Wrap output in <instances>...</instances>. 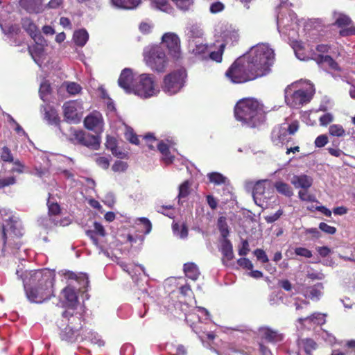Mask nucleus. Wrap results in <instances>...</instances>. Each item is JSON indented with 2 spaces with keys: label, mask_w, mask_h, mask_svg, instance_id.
<instances>
[{
  "label": "nucleus",
  "mask_w": 355,
  "mask_h": 355,
  "mask_svg": "<svg viewBox=\"0 0 355 355\" xmlns=\"http://www.w3.org/2000/svg\"><path fill=\"white\" fill-rule=\"evenodd\" d=\"M185 77V71L182 69L166 75L163 80L162 90L168 95L175 94L183 87Z\"/></svg>",
  "instance_id": "nucleus-10"
},
{
  "label": "nucleus",
  "mask_w": 355,
  "mask_h": 355,
  "mask_svg": "<svg viewBox=\"0 0 355 355\" xmlns=\"http://www.w3.org/2000/svg\"><path fill=\"white\" fill-rule=\"evenodd\" d=\"M237 263L243 268H246L250 270L253 268L252 263L247 258H241L237 261Z\"/></svg>",
  "instance_id": "nucleus-62"
},
{
  "label": "nucleus",
  "mask_w": 355,
  "mask_h": 355,
  "mask_svg": "<svg viewBox=\"0 0 355 355\" xmlns=\"http://www.w3.org/2000/svg\"><path fill=\"white\" fill-rule=\"evenodd\" d=\"M274 62V50L266 44H258L237 59L225 75L233 83H246L266 76Z\"/></svg>",
  "instance_id": "nucleus-1"
},
{
  "label": "nucleus",
  "mask_w": 355,
  "mask_h": 355,
  "mask_svg": "<svg viewBox=\"0 0 355 355\" xmlns=\"http://www.w3.org/2000/svg\"><path fill=\"white\" fill-rule=\"evenodd\" d=\"M173 231L174 234L180 239H185L188 235V229L184 224H173Z\"/></svg>",
  "instance_id": "nucleus-43"
},
{
  "label": "nucleus",
  "mask_w": 355,
  "mask_h": 355,
  "mask_svg": "<svg viewBox=\"0 0 355 355\" xmlns=\"http://www.w3.org/2000/svg\"><path fill=\"white\" fill-rule=\"evenodd\" d=\"M295 252L297 255L306 258H311L312 257V252L305 248H297L295 250Z\"/></svg>",
  "instance_id": "nucleus-58"
},
{
  "label": "nucleus",
  "mask_w": 355,
  "mask_h": 355,
  "mask_svg": "<svg viewBox=\"0 0 355 355\" xmlns=\"http://www.w3.org/2000/svg\"><path fill=\"white\" fill-rule=\"evenodd\" d=\"M317 62L324 67H329L330 69L336 71L340 70L338 64L329 55H320L317 59Z\"/></svg>",
  "instance_id": "nucleus-33"
},
{
  "label": "nucleus",
  "mask_w": 355,
  "mask_h": 355,
  "mask_svg": "<svg viewBox=\"0 0 355 355\" xmlns=\"http://www.w3.org/2000/svg\"><path fill=\"white\" fill-rule=\"evenodd\" d=\"M190 51L195 55L198 56L202 59L207 58V53L209 52V48L207 44L204 43L203 41L199 42H193L191 41V44L189 46Z\"/></svg>",
  "instance_id": "nucleus-22"
},
{
  "label": "nucleus",
  "mask_w": 355,
  "mask_h": 355,
  "mask_svg": "<svg viewBox=\"0 0 355 355\" xmlns=\"http://www.w3.org/2000/svg\"><path fill=\"white\" fill-rule=\"evenodd\" d=\"M184 271L186 276L193 281H196L200 275L199 270L193 263H185L184 265Z\"/></svg>",
  "instance_id": "nucleus-31"
},
{
  "label": "nucleus",
  "mask_w": 355,
  "mask_h": 355,
  "mask_svg": "<svg viewBox=\"0 0 355 355\" xmlns=\"http://www.w3.org/2000/svg\"><path fill=\"white\" fill-rule=\"evenodd\" d=\"M308 189H302L298 192V196L300 200L307 202H313L315 196L307 191Z\"/></svg>",
  "instance_id": "nucleus-49"
},
{
  "label": "nucleus",
  "mask_w": 355,
  "mask_h": 355,
  "mask_svg": "<svg viewBox=\"0 0 355 355\" xmlns=\"http://www.w3.org/2000/svg\"><path fill=\"white\" fill-rule=\"evenodd\" d=\"M54 272L49 269L26 272L24 286L31 302L42 303L53 295Z\"/></svg>",
  "instance_id": "nucleus-2"
},
{
  "label": "nucleus",
  "mask_w": 355,
  "mask_h": 355,
  "mask_svg": "<svg viewBox=\"0 0 355 355\" xmlns=\"http://www.w3.org/2000/svg\"><path fill=\"white\" fill-rule=\"evenodd\" d=\"M144 60L153 71L162 73L168 64V58L161 45L153 44L144 49Z\"/></svg>",
  "instance_id": "nucleus-6"
},
{
  "label": "nucleus",
  "mask_w": 355,
  "mask_h": 355,
  "mask_svg": "<svg viewBox=\"0 0 355 355\" xmlns=\"http://www.w3.org/2000/svg\"><path fill=\"white\" fill-rule=\"evenodd\" d=\"M334 17L335 19L334 24L340 28L349 26L352 23L349 17L343 13L334 12Z\"/></svg>",
  "instance_id": "nucleus-35"
},
{
  "label": "nucleus",
  "mask_w": 355,
  "mask_h": 355,
  "mask_svg": "<svg viewBox=\"0 0 355 355\" xmlns=\"http://www.w3.org/2000/svg\"><path fill=\"white\" fill-rule=\"evenodd\" d=\"M81 341H88L92 344H96L98 346H103L104 345L103 340H101V337L96 333L87 329L83 330Z\"/></svg>",
  "instance_id": "nucleus-25"
},
{
  "label": "nucleus",
  "mask_w": 355,
  "mask_h": 355,
  "mask_svg": "<svg viewBox=\"0 0 355 355\" xmlns=\"http://www.w3.org/2000/svg\"><path fill=\"white\" fill-rule=\"evenodd\" d=\"M254 254L256 256L258 260L261 261L263 263H266L268 261V256L263 250H255L254 252Z\"/></svg>",
  "instance_id": "nucleus-61"
},
{
  "label": "nucleus",
  "mask_w": 355,
  "mask_h": 355,
  "mask_svg": "<svg viewBox=\"0 0 355 355\" xmlns=\"http://www.w3.org/2000/svg\"><path fill=\"white\" fill-rule=\"evenodd\" d=\"M22 27L35 41L41 39L37 27L30 19L25 18L22 20Z\"/></svg>",
  "instance_id": "nucleus-23"
},
{
  "label": "nucleus",
  "mask_w": 355,
  "mask_h": 355,
  "mask_svg": "<svg viewBox=\"0 0 355 355\" xmlns=\"http://www.w3.org/2000/svg\"><path fill=\"white\" fill-rule=\"evenodd\" d=\"M225 46V44H222L220 45V49L216 52L214 51H210L209 50V52L207 53V58H209L212 60H214L216 62H220L222 60V54H223V49Z\"/></svg>",
  "instance_id": "nucleus-46"
},
{
  "label": "nucleus",
  "mask_w": 355,
  "mask_h": 355,
  "mask_svg": "<svg viewBox=\"0 0 355 355\" xmlns=\"http://www.w3.org/2000/svg\"><path fill=\"white\" fill-rule=\"evenodd\" d=\"M162 44L168 49L169 54L179 58L181 55L180 40L174 33H166L162 37Z\"/></svg>",
  "instance_id": "nucleus-14"
},
{
  "label": "nucleus",
  "mask_w": 355,
  "mask_h": 355,
  "mask_svg": "<svg viewBox=\"0 0 355 355\" xmlns=\"http://www.w3.org/2000/svg\"><path fill=\"white\" fill-rule=\"evenodd\" d=\"M83 330L80 318L71 315L67 325L61 330L60 338L68 343L81 341Z\"/></svg>",
  "instance_id": "nucleus-9"
},
{
  "label": "nucleus",
  "mask_w": 355,
  "mask_h": 355,
  "mask_svg": "<svg viewBox=\"0 0 355 355\" xmlns=\"http://www.w3.org/2000/svg\"><path fill=\"white\" fill-rule=\"evenodd\" d=\"M137 80L134 94L141 98H147L159 94V88L155 82L153 75L142 73L137 77Z\"/></svg>",
  "instance_id": "nucleus-8"
},
{
  "label": "nucleus",
  "mask_w": 355,
  "mask_h": 355,
  "mask_svg": "<svg viewBox=\"0 0 355 355\" xmlns=\"http://www.w3.org/2000/svg\"><path fill=\"white\" fill-rule=\"evenodd\" d=\"M151 5L156 8L167 13L172 12V8L168 3V0H150Z\"/></svg>",
  "instance_id": "nucleus-40"
},
{
  "label": "nucleus",
  "mask_w": 355,
  "mask_h": 355,
  "mask_svg": "<svg viewBox=\"0 0 355 355\" xmlns=\"http://www.w3.org/2000/svg\"><path fill=\"white\" fill-rule=\"evenodd\" d=\"M300 347L304 349V352L310 354L311 352L316 349L317 345L312 339H302L299 341Z\"/></svg>",
  "instance_id": "nucleus-39"
},
{
  "label": "nucleus",
  "mask_w": 355,
  "mask_h": 355,
  "mask_svg": "<svg viewBox=\"0 0 355 355\" xmlns=\"http://www.w3.org/2000/svg\"><path fill=\"white\" fill-rule=\"evenodd\" d=\"M293 16L294 15H290V19L293 21ZM289 19L288 17H283L282 15H278L277 17V28L279 31V33H282L284 34H288L287 33L288 27L292 26V28H293V24H289Z\"/></svg>",
  "instance_id": "nucleus-29"
},
{
  "label": "nucleus",
  "mask_w": 355,
  "mask_h": 355,
  "mask_svg": "<svg viewBox=\"0 0 355 355\" xmlns=\"http://www.w3.org/2000/svg\"><path fill=\"white\" fill-rule=\"evenodd\" d=\"M319 228L324 232L329 234H334L336 229L334 227L330 226L325 223H320L319 225Z\"/></svg>",
  "instance_id": "nucleus-63"
},
{
  "label": "nucleus",
  "mask_w": 355,
  "mask_h": 355,
  "mask_svg": "<svg viewBox=\"0 0 355 355\" xmlns=\"http://www.w3.org/2000/svg\"><path fill=\"white\" fill-rule=\"evenodd\" d=\"M44 119L50 125L58 126L60 125V119L57 110L51 107L44 108Z\"/></svg>",
  "instance_id": "nucleus-27"
},
{
  "label": "nucleus",
  "mask_w": 355,
  "mask_h": 355,
  "mask_svg": "<svg viewBox=\"0 0 355 355\" xmlns=\"http://www.w3.org/2000/svg\"><path fill=\"white\" fill-rule=\"evenodd\" d=\"M8 117L16 132L19 135H26V132L21 125L10 115H8Z\"/></svg>",
  "instance_id": "nucleus-56"
},
{
  "label": "nucleus",
  "mask_w": 355,
  "mask_h": 355,
  "mask_svg": "<svg viewBox=\"0 0 355 355\" xmlns=\"http://www.w3.org/2000/svg\"><path fill=\"white\" fill-rule=\"evenodd\" d=\"M127 163L121 160L116 161L112 167L114 172H123L127 169Z\"/></svg>",
  "instance_id": "nucleus-52"
},
{
  "label": "nucleus",
  "mask_w": 355,
  "mask_h": 355,
  "mask_svg": "<svg viewBox=\"0 0 355 355\" xmlns=\"http://www.w3.org/2000/svg\"><path fill=\"white\" fill-rule=\"evenodd\" d=\"M252 197L257 205L263 209L268 207L275 198L271 182L268 180L257 181L253 187Z\"/></svg>",
  "instance_id": "nucleus-7"
},
{
  "label": "nucleus",
  "mask_w": 355,
  "mask_h": 355,
  "mask_svg": "<svg viewBox=\"0 0 355 355\" xmlns=\"http://www.w3.org/2000/svg\"><path fill=\"white\" fill-rule=\"evenodd\" d=\"M64 85L67 92L71 95H76L80 92L82 87L80 85L74 82H65Z\"/></svg>",
  "instance_id": "nucleus-44"
},
{
  "label": "nucleus",
  "mask_w": 355,
  "mask_h": 355,
  "mask_svg": "<svg viewBox=\"0 0 355 355\" xmlns=\"http://www.w3.org/2000/svg\"><path fill=\"white\" fill-rule=\"evenodd\" d=\"M100 144L98 136L85 134L82 145L86 146L93 149H97Z\"/></svg>",
  "instance_id": "nucleus-36"
},
{
  "label": "nucleus",
  "mask_w": 355,
  "mask_h": 355,
  "mask_svg": "<svg viewBox=\"0 0 355 355\" xmlns=\"http://www.w3.org/2000/svg\"><path fill=\"white\" fill-rule=\"evenodd\" d=\"M43 0H20V6L30 13H40L44 11Z\"/></svg>",
  "instance_id": "nucleus-20"
},
{
  "label": "nucleus",
  "mask_w": 355,
  "mask_h": 355,
  "mask_svg": "<svg viewBox=\"0 0 355 355\" xmlns=\"http://www.w3.org/2000/svg\"><path fill=\"white\" fill-rule=\"evenodd\" d=\"M196 311L198 313V318L199 321H201L202 320L209 319V313L206 309H205L203 307L198 306L196 308Z\"/></svg>",
  "instance_id": "nucleus-57"
},
{
  "label": "nucleus",
  "mask_w": 355,
  "mask_h": 355,
  "mask_svg": "<svg viewBox=\"0 0 355 355\" xmlns=\"http://www.w3.org/2000/svg\"><path fill=\"white\" fill-rule=\"evenodd\" d=\"M306 277L312 280H322L324 278V275L321 272L311 270L307 271Z\"/></svg>",
  "instance_id": "nucleus-55"
},
{
  "label": "nucleus",
  "mask_w": 355,
  "mask_h": 355,
  "mask_svg": "<svg viewBox=\"0 0 355 355\" xmlns=\"http://www.w3.org/2000/svg\"><path fill=\"white\" fill-rule=\"evenodd\" d=\"M139 220L140 221L141 224L144 227V233L146 234H149L150 232L151 228H152L151 223H150V220L146 218H141L139 219Z\"/></svg>",
  "instance_id": "nucleus-64"
},
{
  "label": "nucleus",
  "mask_w": 355,
  "mask_h": 355,
  "mask_svg": "<svg viewBox=\"0 0 355 355\" xmlns=\"http://www.w3.org/2000/svg\"><path fill=\"white\" fill-rule=\"evenodd\" d=\"M313 182V178L305 174L294 175L291 179V183L295 189H309Z\"/></svg>",
  "instance_id": "nucleus-19"
},
{
  "label": "nucleus",
  "mask_w": 355,
  "mask_h": 355,
  "mask_svg": "<svg viewBox=\"0 0 355 355\" xmlns=\"http://www.w3.org/2000/svg\"><path fill=\"white\" fill-rule=\"evenodd\" d=\"M222 37L224 40L225 45L233 44L239 39V33L234 29H226L222 34Z\"/></svg>",
  "instance_id": "nucleus-34"
},
{
  "label": "nucleus",
  "mask_w": 355,
  "mask_h": 355,
  "mask_svg": "<svg viewBox=\"0 0 355 355\" xmlns=\"http://www.w3.org/2000/svg\"><path fill=\"white\" fill-rule=\"evenodd\" d=\"M325 316H326L325 314H322L320 313H313L310 317H306L304 318H299L298 321L300 322H302L303 321H311L318 324H322L325 322Z\"/></svg>",
  "instance_id": "nucleus-41"
},
{
  "label": "nucleus",
  "mask_w": 355,
  "mask_h": 355,
  "mask_svg": "<svg viewBox=\"0 0 355 355\" xmlns=\"http://www.w3.org/2000/svg\"><path fill=\"white\" fill-rule=\"evenodd\" d=\"M85 133L82 130L71 128L70 140L74 144H83Z\"/></svg>",
  "instance_id": "nucleus-42"
},
{
  "label": "nucleus",
  "mask_w": 355,
  "mask_h": 355,
  "mask_svg": "<svg viewBox=\"0 0 355 355\" xmlns=\"http://www.w3.org/2000/svg\"><path fill=\"white\" fill-rule=\"evenodd\" d=\"M187 35L189 38V46L191 44V41L193 42L203 41V31L199 27L192 26L188 32Z\"/></svg>",
  "instance_id": "nucleus-32"
},
{
  "label": "nucleus",
  "mask_w": 355,
  "mask_h": 355,
  "mask_svg": "<svg viewBox=\"0 0 355 355\" xmlns=\"http://www.w3.org/2000/svg\"><path fill=\"white\" fill-rule=\"evenodd\" d=\"M148 147L153 150L155 147L162 155V159L166 164H169L173 162V156L170 155L168 146L163 141H157L153 135L148 134L144 137Z\"/></svg>",
  "instance_id": "nucleus-15"
},
{
  "label": "nucleus",
  "mask_w": 355,
  "mask_h": 355,
  "mask_svg": "<svg viewBox=\"0 0 355 355\" xmlns=\"http://www.w3.org/2000/svg\"><path fill=\"white\" fill-rule=\"evenodd\" d=\"M86 234L91 239L93 243L98 247L101 252L105 254L106 251L103 243L106 232L103 226L101 223L95 222L94 224V230L87 231Z\"/></svg>",
  "instance_id": "nucleus-16"
},
{
  "label": "nucleus",
  "mask_w": 355,
  "mask_h": 355,
  "mask_svg": "<svg viewBox=\"0 0 355 355\" xmlns=\"http://www.w3.org/2000/svg\"><path fill=\"white\" fill-rule=\"evenodd\" d=\"M105 146L112 153H115V148H117L116 139L112 137H107Z\"/></svg>",
  "instance_id": "nucleus-60"
},
{
  "label": "nucleus",
  "mask_w": 355,
  "mask_h": 355,
  "mask_svg": "<svg viewBox=\"0 0 355 355\" xmlns=\"http://www.w3.org/2000/svg\"><path fill=\"white\" fill-rule=\"evenodd\" d=\"M63 276L69 282L62 290L61 296L66 306L73 309L78 304L77 291L84 292L82 290L88 286V277L85 273L75 274L71 271L64 272Z\"/></svg>",
  "instance_id": "nucleus-5"
},
{
  "label": "nucleus",
  "mask_w": 355,
  "mask_h": 355,
  "mask_svg": "<svg viewBox=\"0 0 355 355\" xmlns=\"http://www.w3.org/2000/svg\"><path fill=\"white\" fill-rule=\"evenodd\" d=\"M88 39L89 34L85 29H79L73 33V40L77 46H84Z\"/></svg>",
  "instance_id": "nucleus-30"
},
{
  "label": "nucleus",
  "mask_w": 355,
  "mask_h": 355,
  "mask_svg": "<svg viewBox=\"0 0 355 355\" xmlns=\"http://www.w3.org/2000/svg\"><path fill=\"white\" fill-rule=\"evenodd\" d=\"M64 119L72 123L80 121L83 114V107L80 101H71L64 103L62 106Z\"/></svg>",
  "instance_id": "nucleus-12"
},
{
  "label": "nucleus",
  "mask_w": 355,
  "mask_h": 355,
  "mask_svg": "<svg viewBox=\"0 0 355 355\" xmlns=\"http://www.w3.org/2000/svg\"><path fill=\"white\" fill-rule=\"evenodd\" d=\"M334 120V116L331 113H326L321 116L319 119L321 125H327Z\"/></svg>",
  "instance_id": "nucleus-59"
},
{
  "label": "nucleus",
  "mask_w": 355,
  "mask_h": 355,
  "mask_svg": "<svg viewBox=\"0 0 355 355\" xmlns=\"http://www.w3.org/2000/svg\"><path fill=\"white\" fill-rule=\"evenodd\" d=\"M329 132L334 137H343L345 135V131L341 125L334 124L330 125Z\"/></svg>",
  "instance_id": "nucleus-45"
},
{
  "label": "nucleus",
  "mask_w": 355,
  "mask_h": 355,
  "mask_svg": "<svg viewBox=\"0 0 355 355\" xmlns=\"http://www.w3.org/2000/svg\"><path fill=\"white\" fill-rule=\"evenodd\" d=\"M260 334L263 338L270 342H279L282 340V334L269 328L261 329Z\"/></svg>",
  "instance_id": "nucleus-28"
},
{
  "label": "nucleus",
  "mask_w": 355,
  "mask_h": 355,
  "mask_svg": "<svg viewBox=\"0 0 355 355\" xmlns=\"http://www.w3.org/2000/svg\"><path fill=\"white\" fill-rule=\"evenodd\" d=\"M275 187L279 193L287 197H291L293 194L291 187L285 182L281 181L277 182L275 184Z\"/></svg>",
  "instance_id": "nucleus-37"
},
{
  "label": "nucleus",
  "mask_w": 355,
  "mask_h": 355,
  "mask_svg": "<svg viewBox=\"0 0 355 355\" xmlns=\"http://www.w3.org/2000/svg\"><path fill=\"white\" fill-rule=\"evenodd\" d=\"M135 73L130 68L122 70L118 79L119 86L127 94H135V88L137 85V77Z\"/></svg>",
  "instance_id": "nucleus-13"
},
{
  "label": "nucleus",
  "mask_w": 355,
  "mask_h": 355,
  "mask_svg": "<svg viewBox=\"0 0 355 355\" xmlns=\"http://www.w3.org/2000/svg\"><path fill=\"white\" fill-rule=\"evenodd\" d=\"M1 159L3 162H13L14 159L10 150L8 147H3L1 153Z\"/></svg>",
  "instance_id": "nucleus-48"
},
{
  "label": "nucleus",
  "mask_w": 355,
  "mask_h": 355,
  "mask_svg": "<svg viewBox=\"0 0 355 355\" xmlns=\"http://www.w3.org/2000/svg\"><path fill=\"white\" fill-rule=\"evenodd\" d=\"M234 116L243 126L258 127L265 121L263 105L254 98L241 99L235 105Z\"/></svg>",
  "instance_id": "nucleus-3"
},
{
  "label": "nucleus",
  "mask_w": 355,
  "mask_h": 355,
  "mask_svg": "<svg viewBox=\"0 0 355 355\" xmlns=\"http://www.w3.org/2000/svg\"><path fill=\"white\" fill-rule=\"evenodd\" d=\"M189 187H190V184H189V181L184 182L179 187L178 198H179L180 200L187 197L189 195Z\"/></svg>",
  "instance_id": "nucleus-47"
},
{
  "label": "nucleus",
  "mask_w": 355,
  "mask_h": 355,
  "mask_svg": "<svg viewBox=\"0 0 355 355\" xmlns=\"http://www.w3.org/2000/svg\"><path fill=\"white\" fill-rule=\"evenodd\" d=\"M298 123H284L279 127L275 128L272 132V141L276 146L284 145L291 140V135L298 130Z\"/></svg>",
  "instance_id": "nucleus-11"
},
{
  "label": "nucleus",
  "mask_w": 355,
  "mask_h": 355,
  "mask_svg": "<svg viewBox=\"0 0 355 355\" xmlns=\"http://www.w3.org/2000/svg\"><path fill=\"white\" fill-rule=\"evenodd\" d=\"M96 163L98 166L101 167L103 169L108 168L110 166V160L107 157L103 156H98L95 159Z\"/></svg>",
  "instance_id": "nucleus-54"
},
{
  "label": "nucleus",
  "mask_w": 355,
  "mask_h": 355,
  "mask_svg": "<svg viewBox=\"0 0 355 355\" xmlns=\"http://www.w3.org/2000/svg\"><path fill=\"white\" fill-rule=\"evenodd\" d=\"M314 93V86L309 81H297L285 89V101L289 107L298 109L309 103Z\"/></svg>",
  "instance_id": "nucleus-4"
},
{
  "label": "nucleus",
  "mask_w": 355,
  "mask_h": 355,
  "mask_svg": "<svg viewBox=\"0 0 355 355\" xmlns=\"http://www.w3.org/2000/svg\"><path fill=\"white\" fill-rule=\"evenodd\" d=\"M221 252L223 254L222 261L223 264L227 265V262L234 258L232 245L228 240H225L222 243Z\"/></svg>",
  "instance_id": "nucleus-26"
},
{
  "label": "nucleus",
  "mask_w": 355,
  "mask_h": 355,
  "mask_svg": "<svg viewBox=\"0 0 355 355\" xmlns=\"http://www.w3.org/2000/svg\"><path fill=\"white\" fill-rule=\"evenodd\" d=\"M323 289L324 286L322 284L318 283L312 286L306 287L303 291V295L306 298L317 301L322 297Z\"/></svg>",
  "instance_id": "nucleus-21"
},
{
  "label": "nucleus",
  "mask_w": 355,
  "mask_h": 355,
  "mask_svg": "<svg viewBox=\"0 0 355 355\" xmlns=\"http://www.w3.org/2000/svg\"><path fill=\"white\" fill-rule=\"evenodd\" d=\"M47 205L49 208V215H54L55 216L60 213V206L56 202H51L50 199L48 200Z\"/></svg>",
  "instance_id": "nucleus-50"
},
{
  "label": "nucleus",
  "mask_w": 355,
  "mask_h": 355,
  "mask_svg": "<svg viewBox=\"0 0 355 355\" xmlns=\"http://www.w3.org/2000/svg\"><path fill=\"white\" fill-rule=\"evenodd\" d=\"M207 177L210 182L216 185L226 184L227 180L226 177L218 172L209 173L207 174Z\"/></svg>",
  "instance_id": "nucleus-38"
},
{
  "label": "nucleus",
  "mask_w": 355,
  "mask_h": 355,
  "mask_svg": "<svg viewBox=\"0 0 355 355\" xmlns=\"http://www.w3.org/2000/svg\"><path fill=\"white\" fill-rule=\"evenodd\" d=\"M84 123L89 130L96 132L101 131L103 126L102 114L98 112H94L85 119Z\"/></svg>",
  "instance_id": "nucleus-18"
},
{
  "label": "nucleus",
  "mask_w": 355,
  "mask_h": 355,
  "mask_svg": "<svg viewBox=\"0 0 355 355\" xmlns=\"http://www.w3.org/2000/svg\"><path fill=\"white\" fill-rule=\"evenodd\" d=\"M16 183V179L14 176H10L0 179V189L13 185Z\"/></svg>",
  "instance_id": "nucleus-51"
},
{
  "label": "nucleus",
  "mask_w": 355,
  "mask_h": 355,
  "mask_svg": "<svg viewBox=\"0 0 355 355\" xmlns=\"http://www.w3.org/2000/svg\"><path fill=\"white\" fill-rule=\"evenodd\" d=\"M110 2L116 8L132 10L141 3V0H110Z\"/></svg>",
  "instance_id": "nucleus-24"
},
{
  "label": "nucleus",
  "mask_w": 355,
  "mask_h": 355,
  "mask_svg": "<svg viewBox=\"0 0 355 355\" xmlns=\"http://www.w3.org/2000/svg\"><path fill=\"white\" fill-rule=\"evenodd\" d=\"M35 42L36 44L29 46L28 49L34 61L41 66L46 58L44 44L45 41L41 37L40 40H36Z\"/></svg>",
  "instance_id": "nucleus-17"
},
{
  "label": "nucleus",
  "mask_w": 355,
  "mask_h": 355,
  "mask_svg": "<svg viewBox=\"0 0 355 355\" xmlns=\"http://www.w3.org/2000/svg\"><path fill=\"white\" fill-rule=\"evenodd\" d=\"M181 10H188L193 3V0H172Z\"/></svg>",
  "instance_id": "nucleus-53"
}]
</instances>
